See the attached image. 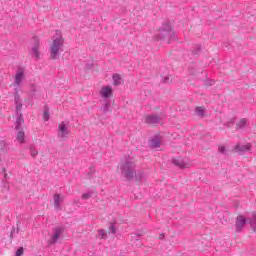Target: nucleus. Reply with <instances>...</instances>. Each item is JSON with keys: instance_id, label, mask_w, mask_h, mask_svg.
Wrapping results in <instances>:
<instances>
[{"instance_id": "nucleus-7", "label": "nucleus", "mask_w": 256, "mask_h": 256, "mask_svg": "<svg viewBox=\"0 0 256 256\" xmlns=\"http://www.w3.org/2000/svg\"><path fill=\"white\" fill-rule=\"evenodd\" d=\"M65 229L61 226H58L52 230V235L48 241L49 245H55L61 239V235H63Z\"/></svg>"}, {"instance_id": "nucleus-2", "label": "nucleus", "mask_w": 256, "mask_h": 256, "mask_svg": "<svg viewBox=\"0 0 256 256\" xmlns=\"http://www.w3.org/2000/svg\"><path fill=\"white\" fill-rule=\"evenodd\" d=\"M155 41L160 43H173L177 41V34L173 31V25L169 21H165L158 29L157 34L154 36Z\"/></svg>"}, {"instance_id": "nucleus-29", "label": "nucleus", "mask_w": 256, "mask_h": 256, "mask_svg": "<svg viewBox=\"0 0 256 256\" xmlns=\"http://www.w3.org/2000/svg\"><path fill=\"white\" fill-rule=\"evenodd\" d=\"M169 76H166V77H164V79H163V83H169Z\"/></svg>"}, {"instance_id": "nucleus-28", "label": "nucleus", "mask_w": 256, "mask_h": 256, "mask_svg": "<svg viewBox=\"0 0 256 256\" xmlns=\"http://www.w3.org/2000/svg\"><path fill=\"white\" fill-rule=\"evenodd\" d=\"M23 255V248H19L17 251H16V256H21Z\"/></svg>"}, {"instance_id": "nucleus-9", "label": "nucleus", "mask_w": 256, "mask_h": 256, "mask_svg": "<svg viewBox=\"0 0 256 256\" xmlns=\"http://www.w3.org/2000/svg\"><path fill=\"white\" fill-rule=\"evenodd\" d=\"M172 163L180 169H189L191 167V161L187 158L177 157L172 160Z\"/></svg>"}, {"instance_id": "nucleus-14", "label": "nucleus", "mask_w": 256, "mask_h": 256, "mask_svg": "<svg viewBox=\"0 0 256 256\" xmlns=\"http://www.w3.org/2000/svg\"><path fill=\"white\" fill-rule=\"evenodd\" d=\"M150 149H159L161 147V138L155 136L149 140Z\"/></svg>"}, {"instance_id": "nucleus-11", "label": "nucleus", "mask_w": 256, "mask_h": 256, "mask_svg": "<svg viewBox=\"0 0 256 256\" xmlns=\"http://www.w3.org/2000/svg\"><path fill=\"white\" fill-rule=\"evenodd\" d=\"M162 119L163 118H161V116L159 115L151 114V115L145 116L144 122L147 123L148 125H157L161 123Z\"/></svg>"}, {"instance_id": "nucleus-18", "label": "nucleus", "mask_w": 256, "mask_h": 256, "mask_svg": "<svg viewBox=\"0 0 256 256\" xmlns=\"http://www.w3.org/2000/svg\"><path fill=\"white\" fill-rule=\"evenodd\" d=\"M16 140L18 143H25V132L24 131H18L16 134Z\"/></svg>"}, {"instance_id": "nucleus-30", "label": "nucleus", "mask_w": 256, "mask_h": 256, "mask_svg": "<svg viewBox=\"0 0 256 256\" xmlns=\"http://www.w3.org/2000/svg\"><path fill=\"white\" fill-rule=\"evenodd\" d=\"M5 147V143L0 144V151H3V148Z\"/></svg>"}, {"instance_id": "nucleus-15", "label": "nucleus", "mask_w": 256, "mask_h": 256, "mask_svg": "<svg viewBox=\"0 0 256 256\" xmlns=\"http://www.w3.org/2000/svg\"><path fill=\"white\" fill-rule=\"evenodd\" d=\"M30 55L34 57V59H39V40L36 39V42L31 49Z\"/></svg>"}, {"instance_id": "nucleus-8", "label": "nucleus", "mask_w": 256, "mask_h": 256, "mask_svg": "<svg viewBox=\"0 0 256 256\" xmlns=\"http://www.w3.org/2000/svg\"><path fill=\"white\" fill-rule=\"evenodd\" d=\"M25 81V68L19 67L16 70V73L14 75V83L13 85L15 87H21V84Z\"/></svg>"}, {"instance_id": "nucleus-6", "label": "nucleus", "mask_w": 256, "mask_h": 256, "mask_svg": "<svg viewBox=\"0 0 256 256\" xmlns=\"http://www.w3.org/2000/svg\"><path fill=\"white\" fill-rule=\"evenodd\" d=\"M114 95L113 86L102 85L99 90V97L104 101H109Z\"/></svg>"}, {"instance_id": "nucleus-27", "label": "nucleus", "mask_w": 256, "mask_h": 256, "mask_svg": "<svg viewBox=\"0 0 256 256\" xmlns=\"http://www.w3.org/2000/svg\"><path fill=\"white\" fill-rule=\"evenodd\" d=\"M218 151H219V153H222V155H225V153H227V149L223 145H220L218 147Z\"/></svg>"}, {"instance_id": "nucleus-26", "label": "nucleus", "mask_w": 256, "mask_h": 256, "mask_svg": "<svg viewBox=\"0 0 256 256\" xmlns=\"http://www.w3.org/2000/svg\"><path fill=\"white\" fill-rule=\"evenodd\" d=\"M49 117H50V115H49V110H48V109L44 110V113H43V120H44V121H49Z\"/></svg>"}, {"instance_id": "nucleus-22", "label": "nucleus", "mask_w": 256, "mask_h": 256, "mask_svg": "<svg viewBox=\"0 0 256 256\" xmlns=\"http://www.w3.org/2000/svg\"><path fill=\"white\" fill-rule=\"evenodd\" d=\"M93 190H89L85 193L82 194V199L87 200V199H91L93 197Z\"/></svg>"}, {"instance_id": "nucleus-31", "label": "nucleus", "mask_w": 256, "mask_h": 256, "mask_svg": "<svg viewBox=\"0 0 256 256\" xmlns=\"http://www.w3.org/2000/svg\"><path fill=\"white\" fill-rule=\"evenodd\" d=\"M214 83H215V81L212 80L211 83H210V85H213Z\"/></svg>"}, {"instance_id": "nucleus-3", "label": "nucleus", "mask_w": 256, "mask_h": 256, "mask_svg": "<svg viewBox=\"0 0 256 256\" xmlns=\"http://www.w3.org/2000/svg\"><path fill=\"white\" fill-rule=\"evenodd\" d=\"M65 47V38H63V33L56 30L55 35L52 38V43L49 47L50 59L53 61L59 60L61 53H63Z\"/></svg>"}, {"instance_id": "nucleus-5", "label": "nucleus", "mask_w": 256, "mask_h": 256, "mask_svg": "<svg viewBox=\"0 0 256 256\" xmlns=\"http://www.w3.org/2000/svg\"><path fill=\"white\" fill-rule=\"evenodd\" d=\"M71 135V123L67 120H64L58 124L57 128V138L60 141H67Z\"/></svg>"}, {"instance_id": "nucleus-16", "label": "nucleus", "mask_w": 256, "mask_h": 256, "mask_svg": "<svg viewBox=\"0 0 256 256\" xmlns=\"http://www.w3.org/2000/svg\"><path fill=\"white\" fill-rule=\"evenodd\" d=\"M112 81L114 87H119V85H122L123 83V78L120 76V74L115 73L112 75Z\"/></svg>"}, {"instance_id": "nucleus-4", "label": "nucleus", "mask_w": 256, "mask_h": 256, "mask_svg": "<svg viewBox=\"0 0 256 256\" xmlns=\"http://www.w3.org/2000/svg\"><path fill=\"white\" fill-rule=\"evenodd\" d=\"M247 221L250 224L251 229H253L254 233H256V212H253L251 217L245 218V216L240 215L236 219V231L239 233L243 231V227H245Z\"/></svg>"}, {"instance_id": "nucleus-12", "label": "nucleus", "mask_w": 256, "mask_h": 256, "mask_svg": "<svg viewBox=\"0 0 256 256\" xmlns=\"http://www.w3.org/2000/svg\"><path fill=\"white\" fill-rule=\"evenodd\" d=\"M14 103L16 107V113H21V109H23V102L21 101V96H19V91L17 88L14 91Z\"/></svg>"}, {"instance_id": "nucleus-10", "label": "nucleus", "mask_w": 256, "mask_h": 256, "mask_svg": "<svg viewBox=\"0 0 256 256\" xmlns=\"http://www.w3.org/2000/svg\"><path fill=\"white\" fill-rule=\"evenodd\" d=\"M63 201H65V196L59 193H55L53 195L54 209L56 211H61L63 209V207H61V205H63Z\"/></svg>"}, {"instance_id": "nucleus-20", "label": "nucleus", "mask_w": 256, "mask_h": 256, "mask_svg": "<svg viewBox=\"0 0 256 256\" xmlns=\"http://www.w3.org/2000/svg\"><path fill=\"white\" fill-rule=\"evenodd\" d=\"M247 126V119L245 118H241L237 123H236V127L237 129H243V127Z\"/></svg>"}, {"instance_id": "nucleus-13", "label": "nucleus", "mask_w": 256, "mask_h": 256, "mask_svg": "<svg viewBox=\"0 0 256 256\" xmlns=\"http://www.w3.org/2000/svg\"><path fill=\"white\" fill-rule=\"evenodd\" d=\"M235 153H246V151H251V143H247L244 145L236 144L234 147Z\"/></svg>"}, {"instance_id": "nucleus-1", "label": "nucleus", "mask_w": 256, "mask_h": 256, "mask_svg": "<svg viewBox=\"0 0 256 256\" xmlns=\"http://www.w3.org/2000/svg\"><path fill=\"white\" fill-rule=\"evenodd\" d=\"M120 173L126 181H143L145 178V174L136 171L137 169V160L133 157L128 156L121 160L120 164L118 165Z\"/></svg>"}, {"instance_id": "nucleus-17", "label": "nucleus", "mask_w": 256, "mask_h": 256, "mask_svg": "<svg viewBox=\"0 0 256 256\" xmlns=\"http://www.w3.org/2000/svg\"><path fill=\"white\" fill-rule=\"evenodd\" d=\"M105 102L102 104L101 107V112L102 113H109V111L111 110V101L109 100H104Z\"/></svg>"}, {"instance_id": "nucleus-19", "label": "nucleus", "mask_w": 256, "mask_h": 256, "mask_svg": "<svg viewBox=\"0 0 256 256\" xmlns=\"http://www.w3.org/2000/svg\"><path fill=\"white\" fill-rule=\"evenodd\" d=\"M17 115H18V118L16 119L15 127L16 129H20V127L23 125L25 121L23 120V114H21V112H19V114Z\"/></svg>"}, {"instance_id": "nucleus-24", "label": "nucleus", "mask_w": 256, "mask_h": 256, "mask_svg": "<svg viewBox=\"0 0 256 256\" xmlns=\"http://www.w3.org/2000/svg\"><path fill=\"white\" fill-rule=\"evenodd\" d=\"M30 155L31 157H35L36 155H39V152L35 147H30Z\"/></svg>"}, {"instance_id": "nucleus-25", "label": "nucleus", "mask_w": 256, "mask_h": 256, "mask_svg": "<svg viewBox=\"0 0 256 256\" xmlns=\"http://www.w3.org/2000/svg\"><path fill=\"white\" fill-rule=\"evenodd\" d=\"M109 231L110 233H112L113 235H115V233H117V228L115 227V224H110L109 226Z\"/></svg>"}, {"instance_id": "nucleus-23", "label": "nucleus", "mask_w": 256, "mask_h": 256, "mask_svg": "<svg viewBox=\"0 0 256 256\" xmlns=\"http://www.w3.org/2000/svg\"><path fill=\"white\" fill-rule=\"evenodd\" d=\"M98 237L100 239H107V231L101 229L98 231Z\"/></svg>"}, {"instance_id": "nucleus-21", "label": "nucleus", "mask_w": 256, "mask_h": 256, "mask_svg": "<svg viewBox=\"0 0 256 256\" xmlns=\"http://www.w3.org/2000/svg\"><path fill=\"white\" fill-rule=\"evenodd\" d=\"M195 113L198 117H205V108L203 107H197L195 109Z\"/></svg>"}]
</instances>
